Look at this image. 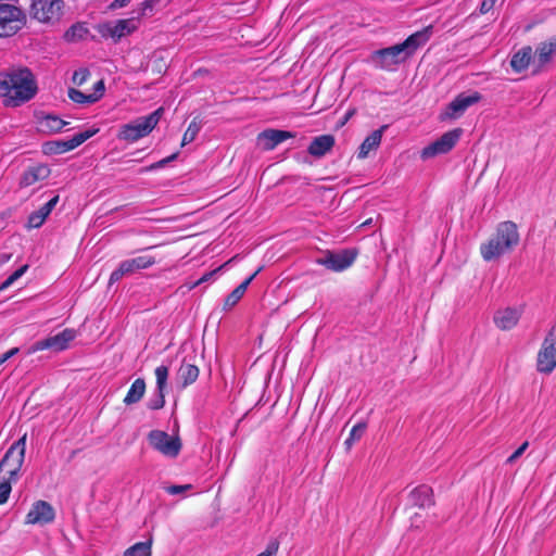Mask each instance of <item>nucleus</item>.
I'll return each mask as SVG.
<instances>
[{
    "label": "nucleus",
    "instance_id": "obj_1",
    "mask_svg": "<svg viewBox=\"0 0 556 556\" xmlns=\"http://www.w3.org/2000/svg\"><path fill=\"white\" fill-rule=\"evenodd\" d=\"M36 92V80L28 68L0 72V97L5 105H21L34 98Z\"/></svg>",
    "mask_w": 556,
    "mask_h": 556
},
{
    "label": "nucleus",
    "instance_id": "obj_2",
    "mask_svg": "<svg viewBox=\"0 0 556 556\" xmlns=\"http://www.w3.org/2000/svg\"><path fill=\"white\" fill-rule=\"evenodd\" d=\"M431 29L432 27L428 26L422 30L412 34L401 43L374 51L371 61L379 68L392 70L395 65L405 62L419 47L429 40L432 33Z\"/></svg>",
    "mask_w": 556,
    "mask_h": 556
},
{
    "label": "nucleus",
    "instance_id": "obj_3",
    "mask_svg": "<svg viewBox=\"0 0 556 556\" xmlns=\"http://www.w3.org/2000/svg\"><path fill=\"white\" fill-rule=\"evenodd\" d=\"M519 243V232L514 222L506 220L497 225L495 233L480 245V253L485 262L500 258Z\"/></svg>",
    "mask_w": 556,
    "mask_h": 556
},
{
    "label": "nucleus",
    "instance_id": "obj_4",
    "mask_svg": "<svg viewBox=\"0 0 556 556\" xmlns=\"http://www.w3.org/2000/svg\"><path fill=\"white\" fill-rule=\"evenodd\" d=\"M163 111V108H159L151 114L139 117L132 123L124 125L118 135L119 139L128 142H135L140 138L148 136L157 125Z\"/></svg>",
    "mask_w": 556,
    "mask_h": 556
},
{
    "label": "nucleus",
    "instance_id": "obj_5",
    "mask_svg": "<svg viewBox=\"0 0 556 556\" xmlns=\"http://www.w3.org/2000/svg\"><path fill=\"white\" fill-rule=\"evenodd\" d=\"M26 452V434L15 441L5 452L0 460V473L5 472L4 476L17 481L20 471L25 459Z\"/></svg>",
    "mask_w": 556,
    "mask_h": 556
},
{
    "label": "nucleus",
    "instance_id": "obj_6",
    "mask_svg": "<svg viewBox=\"0 0 556 556\" xmlns=\"http://www.w3.org/2000/svg\"><path fill=\"white\" fill-rule=\"evenodd\" d=\"M26 23L25 13L17 7L0 3V37L16 34Z\"/></svg>",
    "mask_w": 556,
    "mask_h": 556
},
{
    "label": "nucleus",
    "instance_id": "obj_7",
    "mask_svg": "<svg viewBox=\"0 0 556 556\" xmlns=\"http://www.w3.org/2000/svg\"><path fill=\"white\" fill-rule=\"evenodd\" d=\"M556 367V324L551 328L538 353L536 369L551 374Z\"/></svg>",
    "mask_w": 556,
    "mask_h": 556
},
{
    "label": "nucleus",
    "instance_id": "obj_8",
    "mask_svg": "<svg viewBox=\"0 0 556 556\" xmlns=\"http://www.w3.org/2000/svg\"><path fill=\"white\" fill-rule=\"evenodd\" d=\"M149 444L167 457H176L181 450V442L178 437H170L162 430H152L148 434Z\"/></svg>",
    "mask_w": 556,
    "mask_h": 556
},
{
    "label": "nucleus",
    "instance_id": "obj_9",
    "mask_svg": "<svg viewBox=\"0 0 556 556\" xmlns=\"http://www.w3.org/2000/svg\"><path fill=\"white\" fill-rule=\"evenodd\" d=\"M356 256L357 251L354 249H344L339 252L326 251L316 260V263L332 271H342L354 263Z\"/></svg>",
    "mask_w": 556,
    "mask_h": 556
},
{
    "label": "nucleus",
    "instance_id": "obj_10",
    "mask_svg": "<svg viewBox=\"0 0 556 556\" xmlns=\"http://www.w3.org/2000/svg\"><path fill=\"white\" fill-rule=\"evenodd\" d=\"M63 0H33V17L42 23L56 22L62 16Z\"/></svg>",
    "mask_w": 556,
    "mask_h": 556
},
{
    "label": "nucleus",
    "instance_id": "obj_11",
    "mask_svg": "<svg viewBox=\"0 0 556 556\" xmlns=\"http://www.w3.org/2000/svg\"><path fill=\"white\" fill-rule=\"evenodd\" d=\"M460 135H462V129H459V128H456V129H453V130H450V131L443 134L438 140H435L434 142L425 147L421 150V154H420L421 159L428 160V159L434 157L439 154H445V153L450 152L455 147L457 141L459 140Z\"/></svg>",
    "mask_w": 556,
    "mask_h": 556
},
{
    "label": "nucleus",
    "instance_id": "obj_12",
    "mask_svg": "<svg viewBox=\"0 0 556 556\" xmlns=\"http://www.w3.org/2000/svg\"><path fill=\"white\" fill-rule=\"evenodd\" d=\"M76 338V331L74 329H64L55 336L48 337L43 340L35 342L31 346V352H38L43 350H52L54 352H61L68 348L70 343Z\"/></svg>",
    "mask_w": 556,
    "mask_h": 556
},
{
    "label": "nucleus",
    "instance_id": "obj_13",
    "mask_svg": "<svg viewBox=\"0 0 556 556\" xmlns=\"http://www.w3.org/2000/svg\"><path fill=\"white\" fill-rule=\"evenodd\" d=\"M155 263L153 256H138L130 260L123 261L118 267L112 271L109 280V285H114L119 281L124 276L131 275L139 269H146Z\"/></svg>",
    "mask_w": 556,
    "mask_h": 556
},
{
    "label": "nucleus",
    "instance_id": "obj_14",
    "mask_svg": "<svg viewBox=\"0 0 556 556\" xmlns=\"http://www.w3.org/2000/svg\"><path fill=\"white\" fill-rule=\"evenodd\" d=\"M98 130H86L74 135L68 140H55L49 141L43 144V152L46 154H61L76 149L83 144L86 140L91 138Z\"/></svg>",
    "mask_w": 556,
    "mask_h": 556
},
{
    "label": "nucleus",
    "instance_id": "obj_15",
    "mask_svg": "<svg viewBox=\"0 0 556 556\" xmlns=\"http://www.w3.org/2000/svg\"><path fill=\"white\" fill-rule=\"evenodd\" d=\"M53 507L46 501H37L26 515L27 525H47L54 520Z\"/></svg>",
    "mask_w": 556,
    "mask_h": 556
},
{
    "label": "nucleus",
    "instance_id": "obj_16",
    "mask_svg": "<svg viewBox=\"0 0 556 556\" xmlns=\"http://www.w3.org/2000/svg\"><path fill=\"white\" fill-rule=\"evenodd\" d=\"M481 100V94L478 91L471 93L458 94L446 108L445 116L447 118L459 117L469 106L476 104Z\"/></svg>",
    "mask_w": 556,
    "mask_h": 556
},
{
    "label": "nucleus",
    "instance_id": "obj_17",
    "mask_svg": "<svg viewBox=\"0 0 556 556\" xmlns=\"http://www.w3.org/2000/svg\"><path fill=\"white\" fill-rule=\"evenodd\" d=\"M294 138V134L288 130L266 129L258 134L257 141L266 151L274 150L287 139Z\"/></svg>",
    "mask_w": 556,
    "mask_h": 556
},
{
    "label": "nucleus",
    "instance_id": "obj_18",
    "mask_svg": "<svg viewBox=\"0 0 556 556\" xmlns=\"http://www.w3.org/2000/svg\"><path fill=\"white\" fill-rule=\"evenodd\" d=\"M520 317V308L506 307L495 313L494 323L501 330H510L518 324Z\"/></svg>",
    "mask_w": 556,
    "mask_h": 556
},
{
    "label": "nucleus",
    "instance_id": "obj_19",
    "mask_svg": "<svg viewBox=\"0 0 556 556\" xmlns=\"http://www.w3.org/2000/svg\"><path fill=\"white\" fill-rule=\"evenodd\" d=\"M336 139L332 135L315 137L307 148V152L314 157H323L334 147Z\"/></svg>",
    "mask_w": 556,
    "mask_h": 556
},
{
    "label": "nucleus",
    "instance_id": "obj_20",
    "mask_svg": "<svg viewBox=\"0 0 556 556\" xmlns=\"http://www.w3.org/2000/svg\"><path fill=\"white\" fill-rule=\"evenodd\" d=\"M50 168L45 164H37L28 167L22 175L21 187H29L38 181H42L50 176Z\"/></svg>",
    "mask_w": 556,
    "mask_h": 556
},
{
    "label": "nucleus",
    "instance_id": "obj_21",
    "mask_svg": "<svg viewBox=\"0 0 556 556\" xmlns=\"http://www.w3.org/2000/svg\"><path fill=\"white\" fill-rule=\"evenodd\" d=\"M58 202L59 195H55L46 204H43L39 210L33 212L28 217V227L39 228L45 223L46 218L50 215Z\"/></svg>",
    "mask_w": 556,
    "mask_h": 556
},
{
    "label": "nucleus",
    "instance_id": "obj_22",
    "mask_svg": "<svg viewBox=\"0 0 556 556\" xmlns=\"http://www.w3.org/2000/svg\"><path fill=\"white\" fill-rule=\"evenodd\" d=\"M387 125H383L379 129L374 130L369 136L365 138L357 153L358 159H366L370 151L376 150L380 146L382 134L387 129Z\"/></svg>",
    "mask_w": 556,
    "mask_h": 556
},
{
    "label": "nucleus",
    "instance_id": "obj_23",
    "mask_svg": "<svg viewBox=\"0 0 556 556\" xmlns=\"http://www.w3.org/2000/svg\"><path fill=\"white\" fill-rule=\"evenodd\" d=\"M409 497L410 502L420 508L430 507L434 504L432 489L426 484L415 488Z\"/></svg>",
    "mask_w": 556,
    "mask_h": 556
},
{
    "label": "nucleus",
    "instance_id": "obj_24",
    "mask_svg": "<svg viewBox=\"0 0 556 556\" xmlns=\"http://www.w3.org/2000/svg\"><path fill=\"white\" fill-rule=\"evenodd\" d=\"M261 267L253 273L250 277H248L243 282H241L231 293H229L224 302L223 308L225 311L231 309L244 295L249 285L253 281L256 275L261 271Z\"/></svg>",
    "mask_w": 556,
    "mask_h": 556
},
{
    "label": "nucleus",
    "instance_id": "obj_25",
    "mask_svg": "<svg viewBox=\"0 0 556 556\" xmlns=\"http://www.w3.org/2000/svg\"><path fill=\"white\" fill-rule=\"evenodd\" d=\"M532 59V48L527 46L513 54L510 66L516 73H521L528 68Z\"/></svg>",
    "mask_w": 556,
    "mask_h": 556
},
{
    "label": "nucleus",
    "instance_id": "obj_26",
    "mask_svg": "<svg viewBox=\"0 0 556 556\" xmlns=\"http://www.w3.org/2000/svg\"><path fill=\"white\" fill-rule=\"evenodd\" d=\"M146 381L142 378H137L130 386L126 396L124 397L125 405H132L138 403L144 395Z\"/></svg>",
    "mask_w": 556,
    "mask_h": 556
},
{
    "label": "nucleus",
    "instance_id": "obj_27",
    "mask_svg": "<svg viewBox=\"0 0 556 556\" xmlns=\"http://www.w3.org/2000/svg\"><path fill=\"white\" fill-rule=\"evenodd\" d=\"M67 125V122L54 115H47L38 122V128L42 132H58Z\"/></svg>",
    "mask_w": 556,
    "mask_h": 556
},
{
    "label": "nucleus",
    "instance_id": "obj_28",
    "mask_svg": "<svg viewBox=\"0 0 556 556\" xmlns=\"http://www.w3.org/2000/svg\"><path fill=\"white\" fill-rule=\"evenodd\" d=\"M556 54V40L541 42L535 50V58L540 66L548 63Z\"/></svg>",
    "mask_w": 556,
    "mask_h": 556
},
{
    "label": "nucleus",
    "instance_id": "obj_29",
    "mask_svg": "<svg viewBox=\"0 0 556 556\" xmlns=\"http://www.w3.org/2000/svg\"><path fill=\"white\" fill-rule=\"evenodd\" d=\"M199 377V368L193 364L182 363L178 370V379L184 387L193 383Z\"/></svg>",
    "mask_w": 556,
    "mask_h": 556
},
{
    "label": "nucleus",
    "instance_id": "obj_30",
    "mask_svg": "<svg viewBox=\"0 0 556 556\" xmlns=\"http://www.w3.org/2000/svg\"><path fill=\"white\" fill-rule=\"evenodd\" d=\"M135 29V25L130 20H119L112 27L109 33L112 38L121 39L122 37L129 35Z\"/></svg>",
    "mask_w": 556,
    "mask_h": 556
},
{
    "label": "nucleus",
    "instance_id": "obj_31",
    "mask_svg": "<svg viewBox=\"0 0 556 556\" xmlns=\"http://www.w3.org/2000/svg\"><path fill=\"white\" fill-rule=\"evenodd\" d=\"M152 541L138 542L124 552V556H151Z\"/></svg>",
    "mask_w": 556,
    "mask_h": 556
},
{
    "label": "nucleus",
    "instance_id": "obj_32",
    "mask_svg": "<svg viewBox=\"0 0 556 556\" xmlns=\"http://www.w3.org/2000/svg\"><path fill=\"white\" fill-rule=\"evenodd\" d=\"M365 430V422H358L351 429L349 438L344 441L346 450H350L352 445L363 437Z\"/></svg>",
    "mask_w": 556,
    "mask_h": 556
},
{
    "label": "nucleus",
    "instance_id": "obj_33",
    "mask_svg": "<svg viewBox=\"0 0 556 556\" xmlns=\"http://www.w3.org/2000/svg\"><path fill=\"white\" fill-rule=\"evenodd\" d=\"M12 482L14 481L11 480V478L0 473V505H3L8 502L12 491Z\"/></svg>",
    "mask_w": 556,
    "mask_h": 556
},
{
    "label": "nucleus",
    "instance_id": "obj_34",
    "mask_svg": "<svg viewBox=\"0 0 556 556\" xmlns=\"http://www.w3.org/2000/svg\"><path fill=\"white\" fill-rule=\"evenodd\" d=\"M156 387L155 390L166 391L168 379V367L161 365L155 368Z\"/></svg>",
    "mask_w": 556,
    "mask_h": 556
},
{
    "label": "nucleus",
    "instance_id": "obj_35",
    "mask_svg": "<svg viewBox=\"0 0 556 556\" xmlns=\"http://www.w3.org/2000/svg\"><path fill=\"white\" fill-rule=\"evenodd\" d=\"M148 408L152 410L161 409L165 405V391L154 390L153 394L149 399Z\"/></svg>",
    "mask_w": 556,
    "mask_h": 556
},
{
    "label": "nucleus",
    "instance_id": "obj_36",
    "mask_svg": "<svg viewBox=\"0 0 556 556\" xmlns=\"http://www.w3.org/2000/svg\"><path fill=\"white\" fill-rule=\"evenodd\" d=\"M200 129H201L200 124L195 119H193L189 124L187 130L185 131V134L182 136L181 146H186V144L192 142L195 139V137L198 136Z\"/></svg>",
    "mask_w": 556,
    "mask_h": 556
},
{
    "label": "nucleus",
    "instance_id": "obj_37",
    "mask_svg": "<svg viewBox=\"0 0 556 556\" xmlns=\"http://www.w3.org/2000/svg\"><path fill=\"white\" fill-rule=\"evenodd\" d=\"M68 98L75 102V103H78V104H90V103H94L93 101H91L89 98V94H86L77 89H74V88H70L68 89Z\"/></svg>",
    "mask_w": 556,
    "mask_h": 556
},
{
    "label": "nucleus",
    "instance_id": "obj_38",
    "mask_svg": "<svg viewBox=\"0 0 556 556\" xmlns=\"http://www.w3.org/2000/svg\"><path fill=\"white\" fill-rule=\"evenodd\" d=\"M28 269V265H24L16 269L13 274H11L1 285L0 291L8 289L12 286L17 279H20Z\"/></svg>",
    "mask_w": 556,
    "mask_h": 556
},
{
    "label": "nucleus",
    "instance_id": "obj_39",
    "mask_svg": "<svg viewBox=\"0 0 556 556\" xmlns=\"http://www.w3.org/2000/svg\"><path fill=\"white\" fill-rule=\"evenodd\" d=\"M177 157V153H174L159 162H155L153 164H151L150 166H147V167H142L139 173L143 174V173H148V172H151V170H155V169H159V168H162L164 167L167 163L174 161L175 159Z\"/></svg>",
    "mask_w": 556,
    "mask_h": 556
},
{
    "label": "nucleus",
    "instance_id": "obj_40",
    "mask_svg": "<svg viewBox=\"0 0 556 556\" xmlns=\"http://www.w3.org/2000/svg\"><path fill=\"white\" fill-rule=\"evenodd\" d=\"M104 91H105L104 81L102 79L98 80L93 85V92L89 93V98H91L90 100L93 102L99 101L103 97Z\"/></svg>",
    "mask_w": 556,
    "mask_h": 556
},
{
    "label": "nucleus",
    "instance_id": "obj_41",
    "mask_svg": "<svg viewBox=\"0 0 556 556\" xmlns=\"http://www.w3.org/2000/svg\"><path fill=\"white\" fill-rule=\"evenodd\" d=\"M89 75L90 73L87 68H79L73 74V83L77 86H81L87 81Z\"/></svg>",
    "mask_w": 556,
    "mask_h": 556
},
{
    "label": "nucleus",
    "instance_id": "obj_42",
    "mask_svg": "<svg viewBox=\"0 0 556 556\" xmlns=\"http://www.w3.org/2000/svg\"><path fill=\"white\" fill-rule=\"evenodd\" d=\"M529 443L526 441L523 442L506 460L507 464L515 463L527 450Z\"/></svg>",
    "mask_w": 556,
    "mask_h": 556
},
{
    "label": "nucleus",
    "instance_id": "obj_43",
    "mask_svg": "<svg viewBox=\"0 0 556 556\" xmlns=\"http://www.w3.org/2000/svg\"><path fill=\"white\" fill-rule=\"evenodd\" d=\"M278 548H279V543L277 540H274V541L269 542L266 549L263 553L258 554L257 556H275Z\"/></svg>",
    "mask_w": 556,
    "mask_h": 556
},
{
    "label": "nucleus",
    "instance_id": "obj_44",
    "mask_svg": "<svg viewBox=\"0 0 556 556\" xmlns=\"http://www.w3.org/2000/svg\"><path fill=\"white\" fill-rule=\"evenodd\" d=\"M191 484H185V485H170L166 489L167 493L172 495L180 494L186 490L191 489Z\"/></svg>",
    "mask_w": 556,
    "mask_h": 556
},
{
    "label": "nucleus",
    "instance_id": "obj_45",
    "mask_svg": "<svg viewBox=\"0 0 556 556\" xmlns=\"http://www.w3.org/2000/svg\"><path fill=\"white\" fill-rule=\"evenodd\" d=\"M496 0H483L480 5V12L482 14L488 13L495 4Z\"/></svg>",
    "mask_w": 556,
    "mask_h": 556
},
{
    "label": "nucleus",
    "instance_id": "obj_46",
    "mask_svg": "<svg viewBox=\"0 0 556 556\" xmlns=\"http://www.w3.org/2000/svg\"><path fill=\"white\" fill-rule=\"evenodd\" d=\"M18 351H20L18 348H13V349L9 350L8 352H5L4 354H2V356L0 357V366L3 363H5L8 359H10L11 357L16 355L18 353Z\"/></svg>",
    "mask_w": 556,
    "mask_h": 556
},
{
    "label": "nucleus",
    "instance_id": "obj_47",
    "mask_svg": "<svg viewBox=\"0 0 556 556\" xmlns=\"http://www.w3.org/2000/svg\"><path fill=\"white\" fill-rule=\"evenodd\" d=\"M218 269L216 270H212L210 273H206L205 275H203L198 281L194 282L193 287L195 286H199L203 282H206L208 281L216 273H217Z\"/></svg>",
    "mask_w": 556,
    "mask_h": 556
},
{
    "label": "nucleus",
    "instance_id": "obj_48",
    "mask_svg": "<svg viewBox=\"0 0 556 556\" xmlns=\"http://www.w3.org/2000/svg\"><path fill=\"white\" fill-rule=\"evenodd\" d=\"M130 1H131V0H114V1L111 3L110 8H111V9H114V10H115V9H121V8L126 7Z\"/></svg>",
    "mask_w": 556,
    "mask_h": 556
},
{
    "label": "nucleus",
    "instance_id": "obj_49",
    "mask_svg": "<svg viewBox=\"0 0 556 556\" xmlns=\"http://www.w3.org/2000/svg\"><path fill=\"white\" fill-rule=\"evenodd\" d=\"M83 28L81 27H76V26H73L67 33H66V37H74L75 36V33L76 30H81Z\"/></svg>",
    "mask_w": 556,
    "mask_h": 556
},
{
    "label": "nucleus",
    "instance_id": "obj_50",
    "mask_svg": "<svg viewBox=\"0 0 556 556\" xmlns=\"http://www.w3.org/2000/svg\"><path fill=\"white\" fill-rule=\"evenodd\" d=\"M370 222H371V219L366 220L365 223H363V226L369 225Z\"/></svg>",
    "mask_w": 556,
    "mask_h": 556
}]
</instances>
